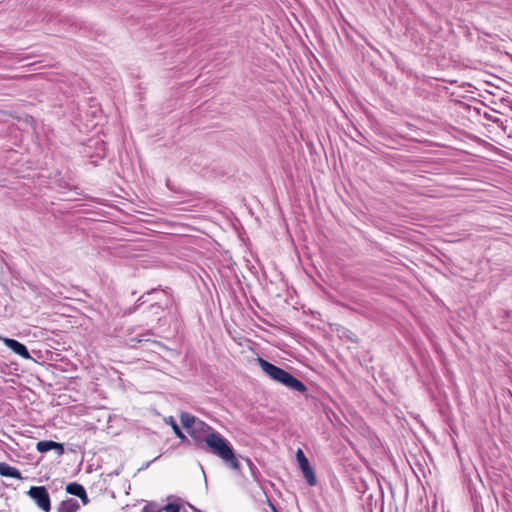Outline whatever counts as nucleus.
Wrapping results in <instances>:
<instances>
[{
  "label": "nucleus",
  "mask_w": 512,
  "mask_h": 512,
  "mask_svg": "<svg viewBox=\"0 0 512 512\" xmlns=\"http://www.w3.org/2000/svg\"><path fill=\"white\" fill-rule=\"evenodd\" d=\"M187 433L196 450L211 453L220 458L229 469L241 472V456L236 453L231 442L212 426L200 420Z\"/></svg>",
  "instance_id": "f257e3e1"
},
{
  "label": "nucleus",
  "mask_w": 512,
  "mask_h": 512,
  "mask_svg": "<svg viewBox=\"0 0 512 512\" xmlns=\"http://www.w3.org/2000/svg\"><path fill=\"white\" fill-rule=\"evenodd\" d=\"M499 163H501L499 159L482 154V195L489 192V189L484 188L483 185L497 188V184L502 183L504 169ZM484 202L485 200L482 198V227L490 228L495 225L488 221L490 212L486 210V206L483 205Z\"/></svg>",
  "instance_id": "f03ea898"
},
{
  "label": "nucleus",
  "mask_w": 512,
  "mask_h": 512,
  "mask_svg": "<svg viewBox=\"0 0 512 512\" xmlns=\"http://www.w3.org/2000/svg\"><path fill=\"white\" fill-rule=\"evenodd\" d=\"M257 363L263 373L268 376L271 380L285 386L286 388L298 392L300 394H305L308 391L307 386L303 381L298 379L289 371L271 363L270 361L258 357Z\"/></svg>",
  "instance_id": "7ed1b4c3"
},
{
  "label": "nucleus",
  "mask_w": 512,
  "mask_h": 512,
  "mask_svg": "<svg viewBox=\"0 0 512 512\" xmlns=\"http://www.w3.org/2000/svg\"><path fill=\"white\" fill-rule=\"evenodd\" d=\"M475 480H480V473L475 465L471 468L463 467L462 471V485L463 489L469 494L474 512H480L478 501V492Z\"/></svg>",
  "instance_id": "20e7f679"
},
{
  "label": "nucleus",
  "mask_w": 512,
  "mask_h": 512,
  "mask_svg": "<svg viewBox=\"0 0 512 512\" xmlns=\"http://www.w3.org/2000/svg\"><path fill=\"white\" fill-rule=\"evenodd\" d=\"M80 152L90 159L92 165L98 166L99 160H103L107 155V144L101 139L91 138L82 145Z\"/></svg>",
  "instance_id": "39448f33"
},
{
  "label": "nucleus",
  "mask_w": 512,
  "mask_h": 512,
  "mask_svg": "<svg viewBox=\"0 0 512 512\" xmlns=\"http://www.w3.org/2000/svg\"><path fill=\"white\" fill-rule=\"evenodd\" d=\"M486 77H491V74L482 71V106H487L488 103L497 104V101L503 100L500 87L492 84Z\"/></svg>",
  "instance_id": "423d86ee"
},
{
  "label": "nucleus",
  "mask_w": 512,
  "mask_h": 512,
  "mask_svg": "<svg viewBox=\"0 0 512 512\" xmlns=\"http://www.w3.org/2000/svg\"><path fill=\"white\" fill-rule=\"evenodd\" d=\"M295 458L297 466L301 471L302 476L305 479L307 485L310 487L316 486L318 480L315 470L301 448H298V450L296 451Z\"/></svg>",
  "instance_id": "0eeeda50"
},
{
  "label": "nucleus",
  "mask_w": 512,
  "mask_h": 512,
  "mask_svg": "<svg viewBox=\"0 0 512 512\" xmlns=\"http://www.w3.org/2000/svg\"><path fill=\"white\" fill-rule=\"evenodd\" d=\"M27 495L34 501L39 509L44 512H50L51 499L45 486H31L27 491Z\"/></svg>",
  "instance_id": "6e6552de"
},
{
  "label": "nucleus",
  "mask_w": 512,
  "mask_h": 512,
  "mask_svg": "<svg viewBox=\"0 0 512 512\" xmlns=\"http://www.w3.org/2000/svg\"><path fill=\"white\" fill-rule=\"evenodd\" d=\"M160 290L163 291V293L166 295L165 307H168L169 305H171L172 302H173V298H172V294H171V292H172L171 288L166 287L165 289H161V286H159L157 288H152L151 290L147 291L142 296H140L137 299V301H136L135 305L133 306V308L129 309V313H132V312H135L137 310H140L144 304H146L147 302L150 301V299L148 297L157 294Z\"/></svg>",
  "instance_id": "1a4fd4ad"
},
{
  "label": "nucleus",
  "mask_w": 512,
  "mask_h": 512,
  "mask_svg": "<svg viewBox=\"0 0 512 512\" xmlns=\"http://www.w3.org/2000/svg\"><path fill=\"white\" fill-rule=\"evenodd\" d=\"M0 340L3 342V344L10 349L12 352H14L16 355L22 357L26 360H34L32 356L30 355V352L25 344L22 342L14 339L9 338L5 336H0Z\"/></svg>",
  "instance_id": "9d476101"
},
{
  "label": "nucleus",
  "mask_w": 512,
  "mask_h": 512,
  "mask_svg": "<svg viewBox=\"0 0 512 512\" xmlns=\"http://www.w3.org/2000/svg\"><path fill=\"white\" fill-rule=\"evenodd\" d=\"M505 132V127L500 118H495L493 124L482 123V135L495 140V136H501Z\"/></svg>",
  "instance_id": "9b49d317"
},
{
  "label": "nucleus",
  "mask_w": 512,
  "mask_h": 512,
  "mask_svg": "<svg viewBox=\"0 0 512 512\" xmlns=\"http://www.w3.org/2000/svg\"><path fill=\"white\" fill-rule=\"evenodd\" d=\"M36 450L42 454L53 450L58 456H62L65 453L64 443L53 440H41L37 442Z\"/></svg>",
  "instance_id": "f8f14e48"
},
{
  "label": "nucleus",
  "mask_w": 512,
  "mask_h": 512,
  "mask_svg": "<svg viewBox=\"0 0 512 512\" xmlns=\"http://www.w3.org/2000/svg\"><path fill=\"white\" fill-rule=\"evenodd\" d=\"M164 311V306L160 304V302L155 301L150 303L144 310L143 313L146 314L147 318L154 319L156 318L158 322L162 321L161 313Z\"/></svg>",
  "instance_id": "ddd939ff"
},
{
  "label": "nucleus",
  "mask_w": 512,
  "mask_h": 512,
  "mask_svg": "<svg viewBox=\"0 0 512 512\" xmlns=\"http://www.w3.org/2000/svg\"><path fill=\"white\" fill-rule=\"evenodd\" d=\"M167 500L168 503L166 505L160 506L161 512H181L183 509V501L181 498L170 495Z\"/></svg>",
  "instance_id": "4468645a"
},
{
  "label": "nucleus",
  "mask_w": 512,
  "mask_h": 512,
  "mask_svg": "<svg viewBox=\"0 0 512 512\" xmlns=\"http://www.w3.org/2000/svg\"><path fill=\"white\" fill-rule=\"evenodd\" d=\"M0 475L7 478L22 479V474L19 469L13 467L6 462H0Z\"/></svg>",
  "instance_id": "2eb2a0df"
},
{
  "label": "nucleus",
  "mask_w": 512,
  "mask_h": 512,
  "mask_svg": "<svg viewBox=\"0 0 512 512\" xmlns=\"http://www.w3.org/2000/svg\"><path fill=\"white\" fill-rule=\"evenodd\" d=\"M200 420V418L188 412H181L180 414L181 426L186 430V432L195 426Z\"/></svg>",
  "instance_id": "dca6fc26"
},
{
  "label": "nucleus",
  "mask_w": 512,
  "mask_h": 512,
  "mask_svg": "<svg viewBox=\"0 0 512 512\" xmlns=\"http://www.w3.org/2000/svg\"><path fill=\"white\" fill-rule=\"evenodd\" d=\"M80 509V505L74 498H68L60 502L57 512H77Z\"/></svg>",
  "instance_id": "f3484780"
},
{
  "label": "nucleus",
  "mask_w": 512,
  "mask_h": 512,
  "mask_svg": "<svg viewBox=\"0 0 512 512\" xmlns=\"http://www.w3.org/2000/svg\"><path fill=\"white\" fill-rule=\"evenodd\" d=\"M336 331L341 339H347L351 343L355 344L359 342V338L357 337V335L348 328L340 326L339 328L336 329Z\"/></svg>",
  "instance_id": "a211bd4d"
},
{
  "label": "nucleus",
  "mask_w": 512,
  "mask_h": 512,
  "mask_svg": "<svg viewBox=\"0 0 512 512\" xmlns=\"http://www.w3.org/2000/svg\"><path fill=\"white\" fill-rule=\"evenodd\" d=\"M483 153H491L496 157H503L504 151L482 139V154Z\"/></svg>",
  "instance_id": "6ab92c4d"
},
{
  "label": "nucleus",
  "mask_w": 512,
  "mask_h": 512,
  "mask_svg": "<svg viewBox=\"0 0 512 512\" xmlns=\"http://www.w3.org/2000/svg\"><path fill=\"white\" fill-rule=\"evenodd\" d=\"M66 493L78 497L84 490L85 487L78 482H70L65 487Z\"/></svg>",
  "instance_id": "aec40b11"
},
{
  "label": "nucleus",
  "mask_w": 512,
  "mask_h": 512,
  "mask_svg": "<svg viewBox=\"0 0 512 512\" xmlns=\"http://www.w3.org/2000/svg\"><path fill=\"white\" fill-rule=\"evenodd\" d=\"M244 460L246 461V463H247V465H248V467L250 469V473H251V476H252L253 480L259 481L260 477H261V473L258 470V468L256 467V465L248 457L244 458Z\"/></svg>",
  "instance_id": "412c9836"
},
{
  "label": "nucleus",
  "mask_w": 512,
  "mask_h": 512,
  "mask_svg": "<svg viewBox=\"0 0 512 512\" xmlns=\"http://www.w3.org/2000/svg\"><path fill=\"white\" fill-rule=\"evenodd\" d=\"M69 22H70L71 26H75L79 30H83L85 32H88V31L92 30L91 25L86 23V22H84V21H80V20L71 18V19H69Z\"/></svg>",
  "instance_id": "4be33fe9"
},
{
  "label": "nucleus",
  "mask_w": 512,
  "mask_h": 512,
  "mask_svg": "<svg viewBox=\"0 0 512 512\" xmlns=\"http://www.w3.org/2000/svg\"><path fill=\"white\" fill-rule=\"evenodd\" d=\"M141 512H161L160 505L157 502L151 501L142 508Z\"/></svg>",
  "instance_id": "5701e85b"
},
{
  "label": "nucleus",
  "mask_w": 512,
  "mask_h": 512,
  "mask_svg": "<svg viewBox=\"0 0 512 512\" xmlns=\"http://www.w3.org/2000/svg\"><path fill=\"white\" fill-rule=\"evenodd\" d=\"M165 421L172 428L174 435L176 433H181L182 429L173 416H169Z\"/></svg>",
  "instance_id": "b1692460"
},
{
  "label": "nucleus",
  "mask_w": 512,
  "mask_h": 512,
  "mask_svg": "<svg viewBox=\"0 0 512 512\" xmlns=\"http://www.w3.org/2000/svg\"><path fill=\"white\" fill-rule=\"evenodd\" d=\"M175 436L180 440V442L182 444H186V445H193L192 443V439L190 440L186 435L185 433L183 432V430H181V433H176Z\"/></svg>",
  "instance_id": "393cba45"
},
{
  "label": "nucleus",
  "mask_w": 512,
  "mask_h": 512,
  "mask_svg": "<svg viewBox=\"0 0 512 512\" xmlns=\"http://www.w3.org/2000/svg\"><path fill=\"white\" fill-rule=\"evenodd\" d=\"M175 436L180 440V442L182 444H186V445H193L192 443V439L190 440L186 435L185 433L183 432V430H181V433H176Z\"/></svg>",
  "instance_id": "a878e982"
},
{
  "label": "nucleus",
  "mask_w": 512,
  "mask_h": 512,
  "mask_svg": "<svg viewBox=\"0 0 512 512\" xmlns=\"http://www.w3.org/2000/svg\"><path fill=\"white\" fill-rule=\"evenodd\" d=\"M481 48H482V50L491 49V50L499 51V48L496 47L492 42H488L486 39H483V38H482Z\"/></svg>",
  "instance_id": "bb28decb"
},
{
  "label": "nucleus",
  "mask_w": 512,
  "mask_h": 512,
  "mask_svg": "<svg viewBox=\"0 0 512 512\" xmlns=\"http://www.w3.org/2000/svg\"><path fill=\"white\" fill-rule=\"evenodd\" d=\"M78 498L81 500L83 505H87L90 502L86 489L80 495H78Z\"/></svg>",
  "instance_id": "cd10ccee"
},
{
  "label": "nucleus",
  "mask_w": 512,
  "mask_h": 512,
  "mask_svg": "<svg viewBox=\"0 0 512 512\" xmlns=\"http://www.w3.org/2000/svg\"><path fill=\"white\" fill-rule=\"evenodd\" d=\"M499 317L508 320V319L512 318V311L511 310H502L499 314Z\"/></svg>",
  "instance_id": "c85d7f7f"
},
{
  "label": "nucleus",
  "mask_w": 512,
  "mask_h": 512,
  "mask_svg": "<svg viewBox=\"0 0 512 512\" xmlns=\"http://www.w3.org/2000/svg\"><path fill=\"white\" fill-rule=\"evenodd\" d=\"M482 118L486 119L487 121L491 122L490 124H493V120L495 118H498L497 116H494L488 112H482Z\"/></svg>",
  "instance_id": "c756f323"
},
{
  "label": "nucleus",
  "mask_w": 512,
  "mask_h": 512,
  "mask_svg": "<svg viewBox=\"0 0 512 512\" xmlns=\"http://www.w3.org/2000/svg\"><path fill=\"white\" fill-rule=\"evenodd\" d=\"M161 457V455H158L157 457H155L153 460L151 461H148V462H145L139 469L138 471H142V470H145L147 469L151 463H153L154 461L158 460L159 458Z\"/></svg>",
  "instance_id": "7c9ffc66"
},
{
  "label": "nucleus",
  "mask_w": 512,
  "mask_h": 512,
  "mask_svg": "<svg viewBox=\"0 0 512 512\" xmlns=\"http://www.w3.org/2000/svg\"><path fill=\"white\" fill-rule=\"evenodd\" d=\"M267 503L272 512H280L276 505L270 499H267Z\"/></svg>",
  "instance_id": "2f4dec72"
},
{
  "label": "nucleus",
  "mask_w": 512,
  "mask_h": 512,
  "mask_svg": "<svg viewBox=\"0 0 512 512\" xmlns=\"http://www.w3.org/2000/svg\"><path fill=\"white\" fill-rule=\"evenodd\" d=\"M489 250H490V247L486 248L484 250V252L482 253V259H486L487 262H490V257H489Z\"/></svg>",
  "instance_id": "473e14b6"
},
{
  "label": "nucleus",
  "mask_w": 512,
  "mask_h": 512,
  "mask_svg": "<svg viewBox=\"0 0 512 512\" xmlns=\"http://www.w3.org/2000/svg\"><path fill=\"white\" fill-rule=\"evenodd\" d=\"M500 329L503 330V331L509 330L510 329L509 328V324L507 322L502 321Z\"/></svg>",
  "instance_id": "72a5a7b5"
},
{
  "label": "nucleus",
  "mask_w": 512,
  "mask_h": 512,
  "mask_svg": "<svg viewBox=\"0 0 512 512\" xmlns=\"http://www.w3.org/2000/svg\"><path fill=\"white\" fill-rule=\"evenodd\" d=\"M499 454V449L498 448H494L491 450V456L493 457H497Z\"/></svg>",
  "instance_id": "f704fd0d"
},
{
  "label": "nucleus",
  "mask_w": 512,
  "mask_h": 512,
  "mask_svg": "<svg viewBox=\"0 0 512 512\" xmlns=\"http://www.w3.org/2000/svg\"><path fill=\"white\" fill-rule=\"evenodd\" d=\"M187 505L194 511V512H202L200 509L196 508L194 505L187 503Z\"/></svg>",
  "instance_id": "c9c22d12"
},
{
  "label": "nucleus",
  "mask_w": 512,
  "mask_h": 512,
  "mask_svg": "<svg viewBox=\"0 0 512 512\" xmlns=\"http://www.w3.org/2000/svg\"><path fill=\"white\" fill-rule=\"evenodd\" d=\"M131 341H132V342H137V343H139V342H142V341H143V339H140V338L135 337V338H131Z\"/></svg>",
  "instance_id": "e433bc0d"
},
{
  "label": "nucleus",
  "mask_w": 512,
  "mask_h": 512,
  "mask_svg": "<svg viewBox=\"0 0 512 512\" xmlns=\"http://www.w3.org/2000/svg\"><path fill=\"white\" fill-rule=\"evenodd\" d=\"M483 155H486L488 157H492V158H496L495 155L491 154V153H483ZM500 157H497V159H499Z\"/></svg>",
  "instance_id": "4c0bfd02"
},
{
  "label": "nucleus",
  "mask_w": 512,
  "mask_h": 512,
  "mask_svg": "<svg viewBox=\"0 0 512 512\" xmlns=\"http://www.w3.org/2000/svg\"><path fill=\"white\" fill-rule=\"evenodd\" d=\"M201 470L203 472L204 478H206L204 467L200 464ZM205 483L207 484V479H205Z\"/></svg>",
  "instance_id": "58836bf2"
},
{
  "label": "nucleus",
  "mask_w": 512,
  "mask_h": 512,
  "mask_svg": "<svg viewBox=\"0 0 512 512\" xmlns=\"http://www.w3.org/2000/svg\"><path fill=\"white\" fill-rule=\"evenodd\" d=\"M485 443L490 447V444H491V439L490 437L488 436L487 439H485Z\"/></svg>",
  "instance_id": "ea45409f"
},
{
  "label": "nucleus",
  "mask_w": 512,
  "mask_h": 512,
  "mask_svg": "<svg viewBox=\"0 0 512 512\" xmlns=\"http://www.w3.org/2000/svg\"><path fill=\"white\" fill-rule=\"evenodd\" d=\"M110 475H111V476H112V475H119V470H115V471L111 472V473H110Z\"/></svg>",
  "instance_id": "a19ab883"
},
{
  "label": "nucleus",
  "mask_w": 512,
  "mask_h": 512,
  "mask_svg": "<svg viewBox=\"0 0 512 512\" xmlns=\"http://www.w3.org/2000/svg\"><path fill=\"white\" fill-rule=\"evenodd\" d=\"M33 121H34V118L29 116L27 122H33Z\"/></svg>",
  "instance_id": "79ce46f5"
},
{
  "label": "nucleus",
  "mask_w": 512,
  "mask_h": 512,
  "mask_svg": "<svg viewBox=\"0 0 512 512\" xmlns=\"http://www.w3.org/2000/svg\"><path fill=\"white\" fill-rule=\"evenodd\" d=\"M357 132H358V135H359V136H361L364 140H367V138H366V137H364V136L362 135V133H361V132H359V131H357Z\"/></svg>",
  "instance_id": "37998d69"
},
{
  "label": "nucleus",
  "mask_w": 512,
  "mask_h": 512,
  "mask_svg": "<svg viewBox=\"0 0 512 512\" xmlns=\"http://www.w3.org/2000/svg\"><path fill=\"white\" fill-rule=\"evenodd\" d=\"M474 110H475V112H476L477 114H480V109H479V108H475Z\"/></svg>",
  "instance_id": "c03bdc74"
},
{
  "label": "nucleus",
  "mask_w": 512,
  "mask_h": 512,
  "mask_svg": "<svg viewBox=\"0 0 512 512\" xmlns=\"http://www.w3.org/2000/svg\"><path fill=\"white\" fill-rule=\"evenodd\" d=\"M181 512H187V510L183 507V509L181 510Z\"/></svg>",
  "instance_id": "a18cd8bd"
}]
</instances>
